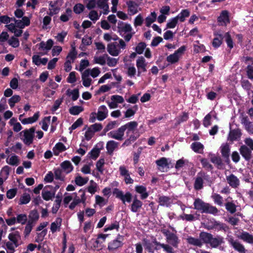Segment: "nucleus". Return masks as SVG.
Listing matches in <instances>:
<instances>
[{"mask_svg":"<svg viewBox=\"0 0 253 253\" xmlns=\"http://www.w3.org/2000/svg\"><path fill=\"white\" fill-rule=\"evenodd\" d=\"M226 210L231 214L236 211V206L232 202H228L225 204Z\"/></svg>","mask_w":253,"mask_h":253,"instance_id":"obj_44","label":"nucleus"},{"mask_svg":"<svg viewBox=\"0 0 253 253\" xmlns=\"http://www.w3.org/2000/svg\"><path fill=\"white\" fill-rule=\"evenodd\" d=\"M7 251V253H13L15 251V249L18 247L14 245V244L10 241H8L5 244Z\"/></svg>","mask_w":253,"mask_h":253,"instance_id":"obj_62","label":"nucleus"},{"mask_svg":"<svg viewBox=\"0 0 253 253\" xmlns=\"http://www.w3.org/2000/svg\"><path fill=\"white\" fill-rule=\"evenodd\" d=\"M107 54H104L100 56H95L94 60L95 63L103 65L106 63Z\"/></svg>","mask_w":253,"mask_h":253,"instance_id":"obj_47","label":"nucleus"},{"mask_svg":"<svg viewBox=\"0 0 253 253\" xmlns=\"http://www.w3.org/2000/svg\"><path fill=\"white\" fill-rule=\"evenodd\" d=\"M8 234V238L9 241L13 243L14 245L19 246L22 243L20 233L18 231L14 230Z\"/></svg>","mask_w":253,"mask_h":253,"instance_id":"obj_10","label":"nucleus"},{"mask_svg":"<svg viewBox=\"0 0 253 253\" xmlns=\"http://www.w3.org/2000/svg\"><path fill=\"white\" fill-rule=\"evenodd\" d=\"M138 123L136 121H131L127 123V133L131 131L132 132H136V130H139L136 128Z\"/></svg>","mask_w":253,"mask_h":253,"instance_id":"obj_48","label":"nucleus"},{"mask_svg":"<svg viewBox=\"0 0 253 253\" xmlns=\"http://www.w3.org/2000/svg\"><path fill=\"white\" fill-rule=\"evenodd\" d=\"M88 181V178L87 177H83L81 175L78 174L75 178V183L79 186H82L85 185Z\"/></svg>","mask_w":253,"mask_h":253,"instance_id":"obj_38","label":"nucleus"},{"mask_svg":"<svg viewBox=\"0 0 253 253\" xmlns=\"http://www.w3.org/2000/svg\"><path fill=\"white\" fill-rule=\"evenodd\" d=\"M135 190L137 193L140 194V198L142 200L146 199L149 196L146 187L143 185H136Z\"/></svg>","mask_w":253,"mask_h":253,"instance_id":"obj_20","label":"nucleus"},{"mask_svg":"<svg viewBox=\"0 0 253 253\" xmlns=\"http://www.w3.org/2000/svg\"><path fill=\"white\" fill-rule=\"evenodd\" d=\"M62 219L60 218H57L56 220L51 223L50 225V230L54 233L60 229Z\"/></svg>","mask_w":253,"mask_h":253,"instance_id":"obj_27","label":"nucleus"},{"mask_svg":"<svg viewBox=\"0 0 253 253\" xmlns=\"http://www.w3.org/2000/svg\"><path fill=\"white\" fill-rule=\"evenodd\" d=\"M162 232L166 237L167 241L169 243L174 247H177L179 240L176 234L170 232L169 230L166 229H162Z\"/></svg>","mask_w":253,"mask_h":253,"instance_id":"obj_4","label":"nucleus"},{"mask_svg":"<svg viewBox=\"0 0 253 253\" xmlns=\"http://www.w3.org/2000/svg\"><path fill=\"white\" fill-rule=\"evenodd\" d=\"M6 163L10 166L17 167L20 164V159L16 155L12 154L7 157Z\"/></svg>","mask_w":253,"mask_h":253,"instance_id":"obj_13","label":"nucleus"},{"mask_svg":"<svg viewBox=\"0 0 253 253\" xmlns=\"http://www.w3.org/2000/svg\"><path fill=\"white\" fill-rule=\"evenodd\" d=\"M242 134L241 130L239 128L230 129L228 133L227 140L231 142L238 141L240 139Z\"/></svg>","mask_w":253,"mask_h":253,"instance_id":"obj_11","label":"nucleus"},{"mask_svg":"<svg viewBox=\"0 0 253 253\" xmlns=\"http://www.w3.org/2000/svg\"><path fill=\"white\" fill-rule=\"evenodd\" d=\"M191 148L195 152L202 154L204 147L201 142H195L192 143Z\"/></svg>","mask_w":253,"mask_h":253,"instance_id":"obj_34","label":"nucleus"},{"mask_svg":"<svg viewBox=\"0 0 253 253\" xmlns=\"http://www.w3.org/2000/svg\"><path fill=\"white\" fill-rule=\"evenodd\" d=\"M97 114V119L101 121L107 118L108 110L105 105H102L98 108Z\"/></svg>","mask_w":253,"mask_h":253,"instance_id":"obj_17","label":"nucleus"},{"mask_svg":"<svg viewBox=\"0 0 253 253\" xmlns=\"http://www.w3.org/2000/svg\"><path fill=\"white\" fill-rule=\"evenodd\" d=\"M153 243L155 245L160 246L167 253H174V251L171 246L169 245L162 244L160 242H158L156 238L153 240Z\"/></svg>","mask_w":253,"mask_h":253,"instance_id":"obj_28","label":"nucleus"},{"mask_svg":"<svg viewBox=\"0 0 253 253\" xmlns=\"http://www.w3.org/2000/svg\"><path fill=\"white\" fill-rule=\"evenodd\" d=\"M85 4L86 7L90 10L94 8L97 6L96 0H83Z\"/></svg>","mask_w":253,"mask_h":253,"instance_id":"obj_52","label":"nucleus"},{"mask_svg":"<svg viewBox=\"0 0 253 253\" xmlns=\"http://www.w3.org/2000/svg\"><path fill=\"white\" fill-rule=\"evenodd\" d=\"M119 45L117 42L110 43L107 46V51L112 56H117L120 53Z\"/></svg>","mask_w":253,"mask_h":253,"instance_id":"obj_18","label":"nucleus"},{"mask_svg":"<svg viewBox=\"0 0 253 253\" xmlns=\"http://www.w3.org/2000/svg\"><path fill=\"white\" fill-rule=\"evenodd\" d=\"M97 188V184L93 180L90 181V184L87 187V191L91 194H94Z\"/></svg>","mask_w":253,"mask_h":253,"instance_id":"obj_63","label":"nucleus"},{"mask_svg":"<svg viewBox=\"0 0 253 253\" xmlns=\"http://www.w3.org/2000/svg\"><path fill=\"white\" fill-rule=\"evenodd\" d=\"M10 171V168L8 166H5L1 169L0 175H1L2 177H3L5 179H6L9 174Z\"/></svg>","mask_w":253,"mask_h":253,"instance_id":"obj_61","label":"nucleus"},{"mask_svg":"<svg viewBox=\"0 0 253 253\" xmlns=\"http://www.w3.org/2000/svg\"><path fill=\"white\" fill-rule=\"evenodd\" d=\"M216 221H217L214 218L208 220L205 224L204 227L208 230H213L214 228H215V222H216Z\"/></svg>","mask_w":253,"mask_h":253,"instance_id":"obj_51","label":"nucleus"},{"mask_svg":"<svg viewBox=\"0 0 253 253\" xmlns=\"http://www.w3.org/2000/svg\"><path fill=\"white\" fill-rule=\"evenodd\" d=\"M179 217L183 220H186L190 222L195 221L196 219L194 215L192 214L183 213V214L180 215Z\"/></svg>","mask_w":253,"mask_h":253,"instance_id":"obj_60","label":"nucleus"},{"mask_svg":"<svg viewBox=\"0 0 253 253\" xmlns=\"http://www.w3.org/2000/svg\"><path fill=\"white\" fill-rule=\"evenodd\" d=\"M211 198L215 204H216L219 206L222 205L223 198L219 194H217V193H214L211 196Z\"/></svg>","mask_w":253,"mask_h":253,"instance_id":"obj_59","label":"nucleus"},{"mask_svg":"<svg viewBox=\"0 0 253 253\" xmlns=\"http://www.w3.org/2000/svg\"><path fill=\"white\" fill-rule=\"evenodd\" d=\"M220 152L225 163L229 164L230 163L229 158L230 148L229 145L227 143L222 144L220 146Z\"/></svg>","mask_w":253,"mask_h":253,"instance_id":"obj_8","label":"nucleus"},{"mask_svg":"<svg viewBox=\"0 0 253 253\" xmlns=\"http://www.w3.org/2000/svg\"><path fill=\"white\" fill-rule=\"evenodd\" d=\"M199 237V238H196L189 236L186 239L187 242L191 245L199 248H201L205 244L209 245L211 248H219V250L222 251L224 250V248L221 246L224 243V239L222 236H213L211 233L201 231Z\"/></svg>","mask_w":253,"mask_h":253,"instance_id":"obj_1","label":"nucleus"},{"mask_svg":"<svg viewBox=\"0 0 253 253\" xmlns=\"http://www.w3.org/2000/svg\"><path fill=\"white\" fill-rule=\"evenodd\" d=\"M218 23H223L224 25L227 23H230L229 12L227 10H223L221 12L220 16L217 18Z\"/></svg>","mask_w":253,"mask_h":253,"instance_id":"obj_19","label":"nucleus"},{"mask_svg":"<svg viewBox=\"0 0 253 253\" xmlns=\"http://www.w3.org/2000/svg\"><path fill=\"white\" fill-rule=\"evenodd\" d=\"M188 163V161L184 159L183 158L177 160L175 165V168L178 170L183 168L184 166Z\"/></svg>","mask_w":253,"mask_h":253,"instance_id":"obj_50","label":"nucleus"},{"mask_svg":"<svg viewBox=\"0 0 253 253\" xmlns=\"http://www.w3.org/2000/svg\"><path fill=\"white\" fill-rule=\"evenodd\" d=\"M12 21L15 23L16 27L20 29H23L25 27L30 25V20L29 17L24 16L21 20H16L15 18H12Z\"/></svg>","mask_w":253,"mask_h":253,"instance_id":"obj_15","label":"nucleus"},{"mask_svg":"<svg viewBox=\"0 0 253 253\" xmlns=\"http://www.w3.org/2000/svg\"><path fill=\"white\" fill-rule=\"evenodd\" d=\"M58 186L54 187L51 185H46L42 189V196L43 200L48 201L52 200L55 196L56 189Z\"/></svg>","mask_w":253,"mask_h":253,"instance_id":"obj_3","label":"nucleus"},{"mask_svg":"<svg viewBox=\"0 0 253 253\" xmlns=\"http://www.w3.org/2000/svg\"><path fill=\"white\" fill-rule=\"evenodd\" d=\"M226 180L229 185L233 188H237L240 185L239 178L233 174L226 177Z\"/></svg>","mask_w":253,"mask_h":253,"instance_id":"obj_16","label":"nucleus"},{"mask_svg":"<svg viewBox=\"0 0 253 253\" xmlns=\"http://www.w3.org/2000/svg\"><path fill=\"white\" fill-rule=\"evenodd\" d=\"M215 228L213 230L216 231H226L228 229V226L224 223L217 221L215 222Z\"/></svg>","mask_w":253,"mask_h":253,"instance_id":"obj_46","label":"nucleus"},{"mask_svg":"<svg viewBox=\"0 0 253 253\" xmlns=\"http://www.w3.org/2000/svg\"><path fill=\"white\" fill-rule=\"evenodd\" d=\"M85 9L84 5L82 3H77L73 7V11L76 14H81Z\"/></svg>","mask_w":253,"mask_h":253,"instance_id":"obj_64","label":"nucleus"},{"mask_svg":"<svg viewBox=\"0 0 253 253\" xmlns=\"http://www.w3.org/2000/svg\"><path fill=\"white\" fill-rule=\"evenodd\" d=\"M190 15V11L188 9H183L180 13H179L175 17L177 21L183 22L185 20L186 17H189Z\"/></svg>","mask_w":253,"mask_h":253,"instance_id":"obj_37","label":"nucleus"},{"mask_svg":"<svg viewBox=\"0 0 253 253\" xmlns=\"http://www.w3.org/2000/svg\"><path fill=\"white\" fill-rule=\"evenodd\" d=\"M16 218L17 223L24 225L27 221V215L26 214H19Z\"/></svg>","mask_w":253,"mask_h":253,"instance_id":"obj_57","label":"nucleus"},{"mask_svg":"<svg viewBox=\"0 0 253 253\" xmlns=\"http://www.w3.org/2000/svg\"><path fill=\"white\" fill-rule=\"evenodd\" d=\"M158 203L161 206L169 207L171 204V198L166 196H161L159 197Z\"/></svg>","mask_w":253,"mask_h":253,"instance_id":"obj_31","label":"nucleus"},{"mask_svg":"<svg viewBox=\"0 0 253 253\" xmlns=\"http://www.w3.org/2000/svg\"><path fill=\"white\" fill-rule=\"evenodd\" d=\"M83 84L85 87H89L92 83V79L88 75L87 72H84L82 75Z\"/></svg>","mask_w":253,"mask_h":253,"instance_id":"obj_32","label":"nucleus"},{"mask_svg":"<svg viewBox=\"0 0 253 253\" xmlns=\"http://www.w3.org/2000/svg\"><path fill=\"white\" fill-rule=\"evenodd\" d=\"M204 181L199 174L197 175L194 184V189L196 190H199L203 188Z\"/></svg>","mask_w":253,"mask_h":253,"instance_id":"obj_39","label":"nucleus"},{"mask_svg":"<svg viewBox=\"0 0 253 253\" xmlns=\"http://www.w3.org/2000/svg\"><path fill=\"white\" fill-rule=\"evenodd\" d=\"M30 200V195L28 193H24L20 197L19 204L20 205L27 204L29 203Z\"/></svg>","mask_w":253,"mask_h":253,"instance_id":"obj_53","label":"nucleus"},{"mask_svg":"<svg viewBox=\"0 0 253 253\" xmlns=\"http://www.w3.org/2000/svg\"><path fill=\"white\" fill-rule=\"evenodd\" d=\"M224 39L227 43V46L231 50L234 47V42L229 32H226L223 35Z\"/></svg>","mask_w":253,"mask_h":253,"instance_id":"obj_41","label":"nucleus"},{"mask_svg":"<svg viewBox=\"0 0 253 253\" xmlns=\"http://www.w3.org/2000/svg\"><path fill=\"white\" fill-rule=\"evenodd\" d=\"M39 117V113H36L33 117H29L28 118H26L21 120V123L23 124H32L35 122Z\"/></svg>","mask_w":253,"mask_h":253,"instance_id":"obj_42","label":"nucleus"},{"mask_svg":"<svg viewBox=\"0 0 253 253\" xmlns=\"http://www.w3.org/2000/svg\"><path fill=\"white\" fill-rule=\"evenodd\" d=\"M142 244L145 250H147L149 253H153L154 250H158L160 248H158L156 246L155 247H154V243L153 241L151 242L150 240L144 238L142 240Z\"/></svg>","mask_w":253,"mask_h":253,"instance_id":"obj_14","label":"nucleus"},{"mask_svg":"<svg viewBox=\"0 0 253 253\" xmlns=\"http://www.w3.org/2000/svg\"><path fill=\"white\" fill-rule=\"evenodd\" d=\"M119 143L114 140H110L107 142L106 149L107 153L111 155L114 151L118 147Z\"/></svg>","mask_w":253,"mask_h":253,"instance_id":"obj_24","label":"nucleus"},{"mask_svg":"<svg viewBox=\"0 0 253 253\" xmlns=\"http://www.w3.org/2000/svg\"><path fill=\"white\" fill-rule=\"evenodd\" d=\"M127 12L130 15H134L138 12V5L132 1L127 2Z\"/></svg>","mask_w":253,"mask_h":253,"instance_id":"obj_26","label":"nucleus"},{"mask_svg":"<svg viewBox=\"0 0 253 253\" xmlns=\"http://www.w3.org/2000/svg\"><path fill=\"white\" fill-rule=\"evenodd\" d=\"M33 62L36 65H45L47 61V58H41L39 55H35L32 57Z\"/></svg>","mask_w":253,"mask_h":253,"instance_id":"obj_36","label":"nucleus"},{"mask_svg":"<svg viewBox=\"0 0 253 253\" xmlns=\"http://www.w3.org/2000/svg\"><path fill=\"white\" fill-rule=\"evenodd\" d=\"M97 6L103 10L104 14H108L109 11L107 0H97Z\"/></svg>","mask_w":253,"mask_h":253,"instance_id":"obj_25","label":"nucleus"},{"mask_svg":"<svg viewBox=\"0 0 253 253\" xmlns=\"http://www.w3.org/2000/svg\"><path fill=\"white\" fill-rule=\"evenodd\" d=\"M216 37L212 41V45L215 48H218L222 43V41L224 39L223 35L219 33L214 34Z\"/></svg>","mask_w":253,"mask_h":253,"instance_id":"obj_22","label":"nucleus"},{"mask_svg":"<svg viewBox=\"0 0 253 253\" xmlns=\"http://www.w3.org/2000/svg\"><path fill=\"white\" fill-rule=\"evenodd\" d=\"M84 111V108L81 106H73L70 108L69 112L72 115H78Z\"/></svg>","mask_w":253,"mask_h":253,"instance_id":"obj_40","label":"nucleus"},{"mask_svg":"<svg viewBox=\"0 0 253 253\" xmlns=\"http://www.w3.org/2000/svg\"><path fill=\"white\" fill-rule=\"evenodd\" d=\"M121 242L118 240H114L112 242L109 243L108 249L110 251H113L121 247Z\"/></svg>","mask_w":253,"mask_h":253,"instance_id":"obj_56","label":"nucleus"},{"mask_svg":"<svg viewBox=\"0 0 253 253\" xmlns=\"http://www.w3.org/2000/svg\"><path fill=\"white\" fill-rule=\"evenodd\" d=\"M60 166L63 171L67 174L70 173L73 170V167L69 161H65L63 162Z\"/></svg>","mask_w":253,"mask_h":253,"instance_id":"obj_29","label":"nucleus"},{"mask_svg":"<svg viewBox=\"0 0 253 253\" xmlns=\"http://www.w3.org/2000/svg\"><path fill=\"white\" fill-rule=\"evenodd\" d=\"M67 94L68 95L71 96L73 101L77 100L79 96V90L77 89H75L72 90L69 89L67 90Z\"/></svg>","mask_w":253,"mask_h":253,"instance_id":"obj_55","label":"nucleus"},{"mask_svg":"<svg viewBox=\"0 0 253 253\" xmlns=\"http://www.w3.org/2000/svg\"><path fill=\"white\" fill-rule=\"evenodd\" d=\"M53 44V41L49 39L46 42H42L39 43V49L42 50H49Z\"/></svg>","mask_w":253,"mask_h":253,"instance_id":"obj_30","label":"nucleus"},{"mask_svg":"<svg viewBox=\"0 0 253 253\" xmlns=\"http://www.w3.org/2000/svg\"><path fill=\"white\" fill-rule=\"evenodd\" d=\"M239 238L243 241L250 244H253V235L249 233L243 231L238 236Z\"/></svg>","mask_w":253,"mask_h":253,"instance_id":"obj_21","label":"nucleus"},{"mask_svg":"<svg viewBox=\"0 0 253 253\" xmlns=\"http://www.w3.org/2000/svg\"><path fill=\"white\" fill-rule=\"evenodd\" d=\"M35 131V128L31 127L29 129L24 130L21 132V134H23L22 140L26 145H29L32 143Z\"/></svg>","mask_w":253,"mask_h":253,"instance_id":"obj_5","label":"nucleus"},{"mask_svg":"<svg viewBox=\"0 0 253 253\" xmlns=\"http://www.w3.org/2000/svg\"><path fill=\"white\" fill-rule=\"evenodd\" d=\"M66 150L67 148L61 142H58L56 143L52 149L53 153L55 156H58L60 153H62Z\"/></svg>","mask_w":253,"mask_h":253,"instance_id":"obj_23","label":"nucleus"},{"mask_svg":"<svg viewBox=\"0 0 253 253\" xmlns=\"http://www.w3.org/2000/svg\"><path fill=\"white\" fill-rule=\"evenodd\" d=\"M84 72H87L88 76H91L92 78H95L99 76L100 71L98 68H93L92 69H87Z\"/></svg>","mask_w":253,"mask_h":253,"instance_id":"obj_45","label":"nucleus"},{"mask_svg":"<svg viewBox=\"0 0 253 253\" xmlns=\"http://www.w3.org/2000/svg\"><path fill=\"white\" fill-rule=\"evenodd\" d=\"M146 44L144 42H140L138 43L137 45L135 47V50L136 52L138 54L143 53L144 49L146 48Z\"/></svg>","mask_w":253,"mask_h":253,"instance_id":"obj_58","label":"nucleus"},{"mask_svg":"<svg viewBox=\"0 0 253 253\" xmlns=\"http://www.w3.org/2000/svg\"><path fill=\"white\" fill-rule=\"evenodd\" d=\"M179 60V57L174 52L173 54H170L167 57V61L172 64L177 62Z\"/></svg>","mask_w":253,"mask_h":253,"instance_id":"obj_49","label":"nucleus"},{"mask_svg":"<svg viewBox=\"0 0 253 253\" xmlns=\"http://www.w3.org/2000/svg\"><path fill=\"white\" fill-rule=\"evenodd\" d=\"M227 240L229 244L234 249L235 251H237L239 253H246V250L244 246L242 244L237 240H235L233 237L229 236L227 238Z\"/></svg>","mask_w":253,"mask_h":253,"instance_id":"obj_6","label":"nucleus"},{"mask_svg":"<svg viewBox=\"0 0 253 253\" xmlns=\"http://www.w3.org/2000/svg\"><path fill=\"white\" fill-rule=\"evenodd\" d=\"M142 206V202L135 197L131 205V211L134 212H136L141 208Z\"/></svg>","mask_w":253,"mask_h":253,"instance_id":"obj_35","label":"nucleus"},{"mask_svg":"<svg viewBox=\"0 0 253 253\" xmlns=\"http://www.w3.org/2000/svg\"><path fill=\"white\" fill-rule=\"evenodd\" d=\"M194 209L202 213H208L216 215L218 212V209L209 203H205L200 198L195 199Z\"/></svg>","mask_w":253,"mask_h":253,"instance_id":"obj_2","label":"nucleus"},{"mask_svg":"<svg viewBox=\"0 0 253 253\" xmlns=\"http://www.w3.org/2000/svg\"><path fill=\"white\" fill-rule=\"evenodd\" d=\"M189 119V114L188 113L183 112L182 115L178 116L175 119V126H177L181 123L186 122Z\"/></svg>","mask_w":253,"mask_h":253,"instance_id":"obj_33","label":"nucleus"},{"mask_svg":"<svg viewBox=\"0 0 253 253\" xmlns=\"http://www.w3.org/2000/svg\"><path fill=\"white\" fill-rule=\"evenodd\" d=\"M126 129V125H124L117 130L111 131L107 133L109 138H112L118 140H122L123 139L125 132Z\"/></svg>","mask_w":253,"mask_h":253,"instance_id":"obj_7","label":"nucleus"},{"mask_svg":"<svg viewBox=\"0 0 253 253\" xmlns=\"http://www.w3.org/2000/svg\"><path fill=\"white\" fill-rule=\"evenodd\" d=\"M241 156L246 161H250L252 158V150L246 145H243L239 148Z\"/></svg>","mask_w":253,"mask_h":253,"instance_id":"obj_12","label":"nucleus"},{"mask_svg":"<svg viewBox=\"0 0 253 253\" xmlns=\"http://www.w3.org/2000/svg\"><path fill=\"white\" fill-rule=\"evenodd\" d=\"M113 193L117 198L121 199L124 204L125 203L126 200V195H124L122 191L117 188L114 189Z\"/></svg>","mask_w":253,"mask_h":253,"instance_id":"obj_43","label":"nucleus"},{"mask_svg":"<svg viewBox=\"0 0 253 253\" xmlns=\"http://www.w3.org/2000/svg\"><path fill=\"white\" fill-rule=\"evenodd\" d=\"M136 65L137 68V76H140L142 72H145L147 71V63L145 58L143 56H140L136 60Z\"/></svg>","mask_w":253,"mask_h":253,"instance_id":"obj_9","label":"nucleus"},{"mask_svg":"<svg viewBox=\"0 0 253 253\" xmlns=\"http://www.w3.org/2000/svg\"><path fill=\"white\" fill-rule=\"evenodd\" d=\"M200 162L203 167L205 169L211 170L213 169V166L209 163L207 159L202 158L200 160Z\"/></svg>","mask_w":253,"mask_h":253,"instance_id":"obj_54","label":"nucleus"}]
</instances>
